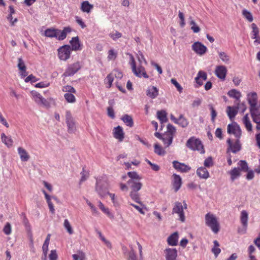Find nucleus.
Masks as SVG:
<instances>
[{
    "instance_id": "f257e3e1",
    "label": "nucleus",
    "mask_w": 260,
    "mask_h": 260,
    "mask_svg": "<svg viewBox=\"0 0 260 260\" xmlns=\"http://www.w3.org/2000/svg\"><path fill=\"white\" fill-rule=\"evenodd\" d=\"M176 132V129L171 124H168L167 127V131L163 134L155 132L154 136L161 140L165 148L169 147L172 144L174 137Z\"/></svg>"
},
{
    "instance_id": "f03ea898",
    "label": "nucleus",
    "mask_w": 260,
    "mask_h": 260,
    "mask_svg": "<svg viewBox=\"0 0 260 260\" xmlns=\"http://www.w3.org/2000/svg\"><path fill=\"white\" fill-rule=\"evenodd\" d=\"M205 224L214 233L217 234L220 230V223L217 216L211 213H207L205 216Z\"/></svg>"
},
{
    "instance_id": "7ed1b4c3",
    "label": "nucleus",
    "mask_w": 260,
    "mask_h": 260,
    "mask_svg": "<svg viewBox=\"0 0 260 260\" xmlns=\"http://www.w3.org/2000/svg\"><path fill=\"white\" fill-rule=\"evenodd\" d=\"M69 45H66V60L70 58L72 51H78L82 49V44L78 36L72 38Z\"/></svg>"
},
{
    "instance_id": "20e7f679",
    "label": "nucleus",
    "mask_w": 260,
    "mask_h": 260,
    "mask_svg": "<svg viewBox=\"0 0 260 260\" xmlns=\"http://www.w3.org/2000/svg\"><path fill=\"white\" fill-rule=\"evenodd\" d=\"M129 63L131 66L133 73L139 78H148L149 76L147 75L145 68L142 65L137 67L135 58L132 54H129Z\"/></svg>"
},
{
    "instance_id": "39448f33",
    "label": "nucleus",
    "mask_w": 260,
    "mask_h": 260,
    "mask_svg": "<svg viewBox=\"0 0 260 260\" xmlns=\"http://www.w3.org/2000/svg\"><path fill=\"white\" fill-rule=\"evenodd\" d=\"M187 205L185 201L182 203L179 202H176L174 203L172 209V214H176L178 217V220L182 222L185 221V216L184 213V209H186Z\"/></svg>"
},
{
    "instance_id": "423d86ee",
    "label": "nucleus",
    "mask_w": 260,
    "mask_h": 260,
    "mask_svg": "<svg viewBox=\"0 0 260 260\" xmlns=\"http://www.w3.org/2000/svg\"><path fill=\"white\" fill-rule=\"evenodd\" d=\"M95 191L101 197H105L108 193V182L105 177L96 179Z\"/></svg>"
},
{
    "instance_id": "0eeeda50",
    "label": "nucleus",
    "mask_w": 260,
    "mask_h": 260,
    "mask_svg": "<svg viewBox=\"0 0 260 260\" xmlns=\"http://www.w3.org/2000/svg\"><path fill=\"white\" fill-rule=\"evenodd\" d=\"M186 146L191 150L198 151L201 154L205 153V150L201 141L194 137H191L187 140Z\"/></svg>"
},
{
    "instance_id": "6e6552de",
    "label": "nucleus",
    "mask_w": 260,
    "mask_h": 260,
    "mask_svg": "<svg viewBox=\"0 0 260 260\" xmlns=\"http://www.w3.org/2000/svg\"><path fill=\"white\" fill-rule=\"evenodd\" d=\"M44 35L47 37H55L59 40H63L65 38V28L62 31L58 29L48 28L45 31Z\"/></svg>"
},
{
    "instance_id": "1a4fd4ad",
    "label": "nucleus",
    "mask_w": 260,
    "mask_h": 260,
    "mask_svg": "<svg viewBox=\"0 0 260 260\" xmlns=\"http://www.w3.org/2000/svg\"><path fill=\"white\" fill-rule=\"evenodd\" d=\"M227 132L229 134L234 135L236 139H240L242 135L241 129L235 122L228 125Z\"/></svg>"
},
{
    "instance_id": "9d476101",
    "label": "nucleus",
    "mask_w": 260,
    "mask_h": 260,
    "mask_svg": "<svg viewBox=\"0 0 260 260\" xmlns=\"http://www.w3.org/2000/svg\"><path fill=\"white\" fill-rule=\"evenodd\" d=\"M228 145L227 149V153L232 152L236 153L241 149V144L240 141V139H236L235 142H233L231 139L227 140Z\"/></svg>"
},
{
    "instance_id": "9b49d317",
    "label": "nucleus",
    "mask_w": 260,
    "mask_h": 260,
    "mask_svg": "<svg viewBox=\"0 0 260 260\" xmlns=\"http://www.w3.org/2000/svg\"><path fill=\"white\" fill-rule=\"evenodd\" d=\"M66 123L68 133L70 134L75 133L77 129L76 123L69 112H66Z\"/></svg>"
},
{
    "instance_id": "f8f14e48",
    "label": "nucleus",
    "mask_w": 260,
    "mask_h": 260,
    "mask_svg": "<svg viewBox=\"0 0 260 260\" xmlns=\"http://www.w3.org/2000/svg\"><path fill=\"white\" fill-rule=\"evenodd\" d=\"M240 219L243 228L241 230L239 229L238 233L244 234L246 233V229L248 226V213L247 211L243 210L241 211Z\"/></svg>"
},
{
    "instance_id": "ddd939ff",
    "label": "nucleus",
    "mask_w": 260,
    "mask_h": 260,
    "mask_svg": "<svg viewBox=\"0 0 260 260\" xmlns=\"http://www.w3.org/2000/svg\"><path fill=\"white\" fill-rule=\"evenodd\" d=\"M247 101L250 105V111L259 109V106L257 105V95L256 92L249 93L247 94Z\"/></svg>"
},
{
    "instance_id": "4468645a",
    "label": "nucleus",
    "mask_w": 260,
    "mask_h": 260,
    "mask_svg": "<svg viewBox=\"0 0 260 260\" xmlns=\"http://www.w3.org/2000/svg\"><path fill=\"white\" fill-rule=\"evenodd\" d=\"M191 48L196 53L200 56L204 55L207 51V48L200 42L194 43Z\"/></svg>"
},
{
    "instance_id": "2eb2a0df",
    "label": "nucleus",
    "mask_w": 260,
    "mask_h": 260,
    "mask_svg": "<svg viewBox=\"0 0 260 260\" xmlns=\"http://www.w3.org/2000/svg\"><path fill=\"white\" fill-rule=\"evenodd\" d=\"M75 89L71 86H66V102L70 103H75L76 99L74 95L76 93Z\"/></svg>"
},
{
    "instance_id": "dca6fc26",
    "label": "nucleus",
    "mask_w": 260,
    "mask_h": 260,
    "mask_svg": "<svg viewBox=\"0 0 260 260\" xmlns=\"http://www.w3.org/2000/svg\"><path fill=\"white\" fill-rule=\"evenodd\" d=\"M166 260H176L178 252L176 248H168L164 250Z\"/></svg>"
},
{
    "instance_id": "f3484780",
    "label": "nucleus",
    "mask_w": 260,
    "mask_h": 260,
    "mask_svg": "<svg viewBox=\"0 0 260 260\" xmlns=\"http://www.w3.org/2000/svg\"><path fill=\"white\" fill-rule=\"evenodd\" d=\"M170 119L175 123L179 125L182 127H186L188 125V121L183 115H180L178 118H176L173 114H171Z\"/></svg>"
},
{
    "instance_id": "a211bd4d",
    "label": "nucleus",
    "mask_w": 260,
    "mask_h": 260,
    "mask_svg": "<svg viewBox=\"0 0 260 260\" xmlns=\"http://www.w3.org/2000/svg\"><path fill=\"white\" fill-rule=\"evenodd\" d=\"M227 72L226 68L224 66L220 65L216 67L215 74L218 78L222 80H224Z\"/></svg>"
},
{
    "instance_id": "6ab92c4d",
    "label": "nucleus",
    "mask_w": 260,
    "mask_h": 260,
    "mask_svg": "<svg viewBox=\"0 0 260 260\" xmlns=\"http://www.w3.org/2000/svg\"><path fill=\"white\" fill-rule=\"evenodd\" d=\"M81 69L79 62H76L68 66L66 70V76H72L77 73Z\"/></svg>"
},
{
    "instance_id": "aec40b11",
    "label": "nucleus",
    "mask_w": 260,
    "mask_h": 260,
    "mask_svg": "<svg viewBox=\"0 0 260 260\" xmlns=\"http://www.w3.org/2000/svg\"><path fill=\"white\" fill-rule=\"evenodd\" d=\"M173 165L174 168L176 170L182 173L187 172L191 169V168L189 166L184 163H181L177 161H174L173 162Z\"/></svg>"
},
{
    "instance_id": "412c9836",
    "label": "nucleus",
    "mask_w": 260,
    "mask_h": 260,
    "mask_svg": "<svg viewBox=\"0 0 260 260\" xmlns=\"http://www.w3.org/2000/svg\"><path fill=\"white\" fill-rule=\"evenodd\" d=\"M159 93V89L156 86H149L146 91V95L152 99H155Z\"/></svg>"
},
{
    "instance_id": "4be33fe9",
    "label": "nucleus",
    "mask_w": 260,
    "mask_h": 260,
    "mask_svg": "<svg viewBox=\"0 0 260 260\" xmlns=\"http://www.w3.org/2000/svg\"><path fill=\"white\" fill-rule=\"evenodd\" d=\"M113 137L119 142L123 141L124 139V132L121 126H117L113 130Z\"/></svg>"
},
{
    "instance_id": "5701e85b",
    "label": "nucleus",
    "mask_w": 260,
    "mask_h": 260,
    "mask_svg": "<svg viewBox=\"0 0 260 260\" xmlns=\"http://www.w3.org/2000/svg\"><path fill=\"white\" fill-rule=\"evenodd\" d=\"M18 153L22 161H27L30 158L28 152L23 147H19L17 148Z\"/></svg>"
},
{
    "instance_id": "b1692460",
    "label": "nucleus",
    "mask_w": 260,
    "mask_h": 260,
    "mask_svg": "<svg viewBox=\"0 0 260 260\" xmlns=\"http://www.w3.org/2000/svg\"><path fill=\"white\" fill-rule=\"evenodd\" d=\"M32 100L38 105L42 106L44 100V98L40 93L35 90L30 92Z\"/></svg>"
},
{
    "instance_id": "393cba45",
    "label": "nucleus",
    "mask_w": 260,
    "mask_h": 260,
    "mask_svg": "<svg viewBox=\"0 0 260 260\" xmlns=\"http://www.w3.org/2000/svg\"><path fill=\"white\" fill-rule=\"evenodd\" d=\"M127 184L132 189L131 191H138L142 187V183L140 180L135 181H127Z\"/></svg>"
},
{
    "instance_id": "a878e982",
    "label": "nucleus",
    "mask_w": 260,
    "mask_h": 260,
    "mask_svg": "<svg viewBox=\"0 0 260 260\" xmlns=\"http://www.w3.org/2000/svg\"><path fill=\"white\" fill-rule=\"evenodd\" d=\"M173 185L175 192H177L181 187L182 181L181 177L175 174L173 175Z\"/></svg>"
},
{
    "instance_id": "bb28decb",
    "label": "nucleus",
    "mask_w": 260,
    "mask_h": 260,
    "mask_svg": "<svg viewBox=\"0 0 260 260\" xmlns=\"http://www.w3.org/2000/svg\"><path fill=\"white\" fill-rule=\"evenodd\" d=\"M226 113L231 120L233 121L238 113V110L236 107L228 106L226 108Z\"/></svg>"
},
{
    "instance_id": "cd10ccee",
    "label": "nucleus",
    "mask_w": 260,
    "mask_h": 260,
    "mask_svg": "<svg viewBox=\"0 0 260 260\" xmlns=\"http://www.w3.org/2000/svg\"><path fill=\"white\" fill-rule=\"evenodd\" d=\"M197 174L200 178L205 179L208 178L210 176L208 170L203 167H201L197 169Z\"/></svg>"
},
{
    "instance_id": "c85d7f7f",
    "label": "nucleus",
    "mask_w": 260,
    "mask_h": 260,
    "mask_svg": "<svg viewBox=\"0 0 260 260\" xmlns=\"http://www.w3.org/2000/svg\"><path fill=\"white\" fill-rule=\"evenodd\" d=\"M178 238V234L177 232L173 233L168 238L167 241L168 244L172 246L177 245Z\"/></svg>"
},
{
    "instance_id": "c756f323",
    "label": "nucleus",
    "mask_w": 260,
    "mask_h": 260,
    "mask_svg": "<svg viewBox=\"0 0 260 260\" xmlns=\"http://www.w3.org/2000/svg\"><path fill=\"white\" fill-rule=\"evenodd\" d=\"M42 191L45 196V199L46 200L47 203L48 204L50 211L52 213H54V209L53 207V203L51 202V199H53L55 200L56 199L54 197H51L49 194H48L47 193V192L45 191V190H42Z\"/></svg>"
},
{
    "instance_id": "7c9ffc66",
    "label": "nucleus",
    "mask_w": 260,
    "mask_h": 260,
    "mask_svg": "<svg viewBox=\"0 0 260 260\" xmlns=\"http://www.w3.org/2000/svg\"><path fill=\"white\" fill-rule=\"evenodd\" d=\"M157 118L161 124L168 121L167 113L165 110L158 111L156 113Z\"/></svg>"
},
{
    "instance_id": "2f4dec72",
    "label": "nucleus",
    "mask_w": 260,
    "mask_h": 260,
    "mask_svg": "<svg viewBox=\"0 0 260 260\" xmlns=\"http://www.w3.org/2000/svg\"><path fill=\"white\" fill-rule=\"evenodd\" d=\"M93 8V6L90 4L87 1L83 2L81 5V10L87 13H89Z\"/></svg>"
},
{
    "instance_id": "473e14b6",
    "label": "nucleus",
    "mask_w": 260,
    "mask_h": 260,
    "mask_svg": "<svg viewBox=\"0 0 260 260\" xmlns=\"http://www.w3.org/2000/svg\"><path fill=\"white\" fill-rule=\"evenodd\" d=\"M231 175V179L233 181L241 175V171L239 168H234L229 172Z\"/></svg>"
},
{
    "instance_id": "72a5a7b5",
    "label": "nucleus",
    "mask_w": 260,
    "mask_h": 260,
    "mask_svg": "<svg viewBox=\"0 0 260 260\" xmlns=\"http://www.w3.org/2000/svg\"><path fill=\"white\" fill-rule=\"evenodd\" d=\"M1 139L7 147H10L13 144V141L10 136H7L4 133L1 134Z\"/></svg>"
},
{
    "instance_id": "f704fd0d",
    "label": "nucleus",
    "mask_w": 260,
    "mask_h": 260,
    "mask_svg": "<svg viewBox=\"0 0 260 260\" xmlns=\"http://www.w3.org/2000/svg\"><path fill=\"white\" fill-rule=\"evenodd\" d=\"M258 109H256L250 111L253 121L256 123H260V112Z\"/></svg>"
},
{
    "instance_id": "c9c22d12",
    "label": "nucleus",
    "mask_w": 260,
    "mask_h": 260,
    "mask_svg": "<svg viewBox=\"0 0 260 260\" xmlns=\"http://www.w3.org/2000/svg\"><path fill=\"white\" fill-rule=\"evenodd\" d=\"M121 120L128 126L132 127L134 125L133 119L131 116L125 114L121 117Z\"/></svg>"
},
{
    "instance_id": "e433bc0d",
    "label": "nucleus",
    "mask_w": 260,
    "mask_h": 260,
    "mask_svg": "<svg viewBox=\"0 0 260 260\" xmlns=\"http://www.w3.org/2000/svg\"><path fill=\"white\" fill-rule=\"evenodd\" d=\"M228 94L230 97L235 99L236 100V102L239 101L241 97V92L236 89L230 90L229 91Z\"/></svg>"
},
{
    "instance_id": "4c0bfd02",
    "label": "nucleus",
    "mask_w": 260,
    "mask_h": 260,
    "mask_svg": "<svg viewBox=\"0 0 260 260\" xmlns=\"http://www.w3.org/2000/svg\"><path fill=\"white\" fill-rule=\"evenodd\" d=\"M242 121L247 131L251 132L252 131V126L251 123L249 120L248 114H246L243 117L242 119Z\"/></svg>"
},
{
    "instance_id": "58836bf2",
    "label": "nucleus",
    "mask_w": 260,
    "mask_h": 260,
    "mask_svg": "<svg viewBox=\"0 0 260 260\" xmlns=\"http://www.w3.org/2000/svg\"><path fill=\"white\" fill-rule=\"evenodd\" d=\"M154 152L159 156H164L166 154V152L164 148H163L157 143H155L154 145Z\"/></svg>"
},
{
    "instance_id": "ea45409f",
    "label": "nucleus",
    "mask_w": 260,
    "mask_h": 260,
    "mask_svg": "<svg viewBox=\"0 0 260 260\" xmlns=\"http://www.w3.org/2000/svg\"><path fill=\"white\" fill-rule=\"evenodd\" d=\"M56 105V102L54 99L52 98H49L47 99H44V102L42 104V106L49 108L52 106H54Z\"/></svg>"
},
{
    "instance_id": "a19ab883",
    "label": "nucleus",
    "mask_w": 260,
    "mask_h": 260,
    "mask_svg": "<svg viewBox=\"0 0 260 260\" xmlns=\"http://www.w3.org/2000/svg\"><path fill=\"white\" fill-rule=\"evenodd\" d=\"M214 246L212 247L211 251L214 254L215 257H217L219 254L221 252V249L219 248V244L217 240L213 241Z\"/></svg>"
},
{
    "instance_id": "79ce46f5",
    "label": "nucleus",
    "mask_w": 260,
    "mask_h": 260,
    "mask_svg": "<svg viewBox=\"0 0 260 260\" xmlns=\"http://www.w3.org/2000/svg\"><path fill=\"white\" fill-rule=\"evenodd\" d=\"M128 176L130 178V179L127 181H135L138 180H141L142 177L140 176L136 172H128L127 173Z\"/></svg>"
},
{
    "instance_id": "37998d69",
    "label": "nucleus",
    "mask_w": 260,
    "mask_h": 260,
    "mask_svg": "<svg viewBox=\"0 0 260 260\" xmlns=\"http://www.w3.org/2000/svg\"><path fill=\"white\" fill-rule=\"evenodd\" d=\"M137 192L138 191H131L129 196L133 201L139 204L141 206H143V203L141 201L139 194Z\"/></svg>"
},
{
    "instance_id": "c03bdc74",
    "label": "nucleus",
    "mask_w": 260,
    "mask_h": 260,
    "mask_svg": "<svg viewBox=\"0 0 260 260\" xmlns=\"http://www.w3.org/2000/svg\"><path fill=\"white\" fill-rule=\"evenodd\" d=\"M218 54L220 59L225 63H229L230 60V56L224 52L218 51Z\"/></svg>"
},
{
    "instance_id": "a18cd8bd",
    "label": "nucleus",
    "mask_w": 260,
    "mask_h": 260,
    "mask_svg": "<svg viewBox=\"0 0 260 260\" xmlns=\"http://www.w3.org/2000/svg\"><path fill=\"white\" fill-rule=\"evenodd\" d=\"M73 260H86L85 254L82 251H79L73 255Z\"/></svg>"
},
{
    "instance_id": "49530a36",
    "label": "nucleus",
    "mask_w": 260,
    "mask_h": 260,
    "mask_svg": "<svg viewBox=\"0 0 260 260\" xmlns=\"http://www.w3.org/2000/svg\"><path fill=\"white\" fill-rule=\"evenodd\" d=\"M89 171L86 170L84 167H83L82 169V171L81 172V179L80 180V183L86 181L89 177Z\"/></svg>"
},
{
    "instance_id": "de8ad7c7",
    "label": "nucleus",
    "mask_w": 260,
    "mask_h": 260,
    "mask_svg": "<svg viewBox=\"0 0 260 260\" xmlns=\"http://www.w3.org/2000/svg\"><path fill=\"white\" fill-rule=\"evenodd\" d=\"M190 20L189 24L191 26L190 29L193 31L194 33H198L201 29L196 24V22L192 19L191 17L189 18Z\"/></svg>"
},
{
    "instance_id": "09e8293b",
    "label": "nucleus",
    "mask_w": 260,
    "mask_h": 260,
    "mask_svg": "<svg viewBox=\"0 0 260 260\" xmlns=\"http://www.w3.org/2000/svg\"><path fill=\"white\" fill-rule=\"evenodd\" d=\"M235 106L236 107L237 110H241V112L243 113L246 110V106L245 105V103L244 102L240 103V100L235 102Z\"/></svg>"
},
{
    "instance_id": "8fccbe9b",
    "label": "nucleus",
    "mask_w": 260,
    "mask_h": 260,
    "mask_svg": "<svg viewBox=\"0 0 260 260\" xmlns=\"http://www.w3.org/2000/svg\"><path fill=\"white\" fill-rule=\"evenodd\" d=\"M242 15L245 19H246L249 22H251L253 21V18L251 13L246 9H244L242 11Z\"/></svg>"
},
{
    "instance_id": "3c124183",
    "label": "nucleus",
    "mask_w": 260,
    "mask_h": 260,
    "mask_svg": "<svg viewBox=\"0 0 260 260\" xmlns=\"http://www.w3.org/2000/svg\"><path fill=\"white\" fill-rule=\"evenodd\" d=\"M58 55L60 60H65V45H62L58 49Z\"/></svg>"
},
{
    "instance_id": "603ef678",
    "label": "nucleus",
    "mask_w": 260,
    "mask_h": 260,
    "mask_svg": "<svg viewBox=\"0 0 260 260\" xmlns=\"http://www.w3.org/2000/svg\"><path fill=\"white\" fill-rule=\"evenodd\" d=\"M251 28L252 29L251 32L252 35V38L255 39L257 38V36H258L259 29L255 23H252L251 24Z\"/></svg>"
},
{
    "instance_id": "864d4df0",
    "label": "nucleus",
    "mask_w": 260,
    "mask_h": 260,
    "mask_svg": "<svg viewBox=\"0 0 260 260\" xmlns=\"http://www.w3.org/2000/svg\"><path fill=\"white\" fill-rule=\"evenodd\" d=\"M238 166L239 167H240V171H244L247 172L248 171V167L247 163L245 160H240L238 162Z\"/></svg>"
},
{
    "instance_id": "5fc2aeb1",
    "label": "nucleus",
    "mask_w": 260,
    "mask_h": 260,
    "mask_svg": "<svg viewBox=\"0 0 260 260\" xmlns=\"http://www.w3.org/2000/svg\"><path fill=\"white\" fill-rule=\"evenodd\" d=\"M199 78L202 80V81H205L207 80V75L206 72L203 71H200L198 74L197 77L195 78V79H197L199 80Z\"/></svg>"
},
{
    "instance_id": "6e6d98bb",
    "label": "nucleus",
    "mask_w": 260,
    "mask_h": 260,
    "mask_svg": "<svg viewBox=\"0 0 260 260\" xmlns=\"http://www.w3.org/2000/svg\"><path fill=\"white\" fill-rule=\"evenodd\" d=\"M137 59L139 62V65H142L143 62H144L145 64H147V62L144 56L141 51H139L137 54Z\"/></svg>"
},
{
    "instance_id": "4d7b16f0",
    "label": "nucleus",
    "mask_w": 260,
    "mask_h": 260,
    "mask_svg": "<svg viewBox=\"0 0 260 260\" xmlns=\"http://www.w3.org/2000/svg\"><path fill=\"white\" fill-rule=\"evenodd\" d=\"M3 231L4 233L7 235L11 234L12 232V229L11 224L9 222L6 223L5 224L3 229Z\"/></svg>"
},
{
    "instance_id": "13d9d810",
    "label": "nucleus",
    "mask_w": 260,
    "mask_h": 260,
    "mask_svg": "<svg viewBox=\"0 0 260 260\" xmlns=\"http://www.w3.org/2000/svg\"><path fill=\"white\" fill-rule=\"evenodd\" d=\"M205 167L210 168L213 165V160L211 157L207 158L204 162Z\"/></svg>"
},
{
    "instance_id": "bf43d9fd",
    "label": "nucleus",
    "mask_w": 260,
    "mask_h": 260,
    "mask_svg": "<svg viewBox=\"0 0 260 260\" xmlns=\"http://www.w3.org/2000/svg\"><path fill=\"white\" fill-rule=\"evenodd\" d=\"M171 82L176 87L179 92H182L183 88L176 79L173 78L171 80Z\"/></svg>"
},
{
    "instance_id": "052dcab7",
    "label": "nucleus",
    "mask_w": 260,
    "mask_h": 260,
    "mask_svg": "<svg viewBox=\"0 0 260 260\" xmlns=\"http://www.w3.org/2000/svg\"><path fill=\"white\" fill-rule=\"evenodd\" d=\"M58 255L55 250H52L49 254V260H57Z\"/></svg>"
},
{
    "instance_id": "680f3d73",
    "label": "nucleus",
    "mask_w": 260,
    "mask_h": 260,
    "mask_svg": "<svg viewBox=\"0 0 260 260\" xmlns=\"http://www.w3.org/2000/svg\"><path fill=\"white\" fill-rule=\"evenodd\" d=\"M117 56V53L114 51L113 49H111L108 52V58L109 60H113L116 58Z\"/></svg>"
},
{
    "instance_id": "e2e57ef3",
    "label": "nucleus",
    "mask_w": 260,
    "mask_h": 260,
    "mask_svg": "<svg viewBox=\"0 0 260 260\" xmlns=\"http://www.w3.org/2000/svg\"><path fill=\"white\" fill-rule=\"evenodd\" d=\"M18 61V63L17 67L19 69V70L26 69V66L25 64V62L23 61V60L22 59V58H19Z\"/></svg>"
},
{
    "instance_id": "0e129e2a",
    "label": "nucleus",
    "mask_w": 260,
    "mask_h": 260,
    "mask_svg": "<svg viewBox=\"0 0 260 260\" xmlns=\"http://www.w3.org/2000/svg\"><path fill=\"white\" fill-rule=\"evenodd\" d=\"M50 83L47 81L40 82L35 85V87L37 88H45L49 86Z\"/></svg>"
},
{
    "instance_id": "69168bd1",
    "label": "nucleus",
    "mask_w": 260,
    "mask_h": 260,
    "mask_svg": "<svg viewBox=\"0 0 260 260\" xmlns=\"http://www.w3.org/2000/svg\"><path fill=\"white\" fill-rule=\"evenodd\" d=\"M178 16L180 19V26L183 27L184 26V25L185 24L184 14L182 12L179 11Z\"/></svg>"
},
{
    "instance_id": "338daca9",
    "label": "nucleus",
    "mask_w": 260,
    "mask_h": 260,
    "mask_svg": "<svg viewBox=\"0 0 260 260\" xmlns=\"http://www.w3.org/2000/svg\"><path fill=\"white\" fill-rule=\"evenodd\" d=\"M106 80L109 85L108 87H110L114 80L113 73L109 74L106 77Z\"/></svg>"
},
{
    "instance_id": "774afa93",
    "label": "nucleus",
    "mask_w": 260,
    "mask_h": 260,
    "mask_svg": "<svg viewBox=\"0 0 260 260\" xmlns=\"http://www.w3.org/2000/svg\"><path fill=\"white\" fill-rule=\"evenodd\" d=\"M110 37L113 40H116L120 38L122 36V34L120 32H119L117 31H116L114 32L111 33L110 35Z\"/></svg>"
}]
</instances>
